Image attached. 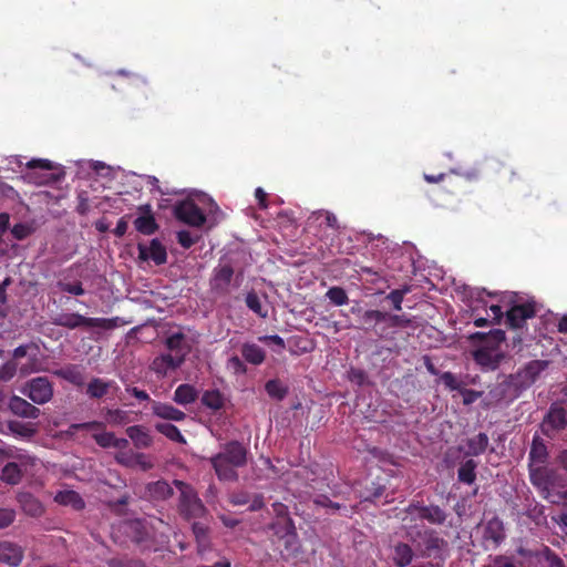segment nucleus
I'll return each mask as SVG.
<instances>
[{"mask_svg":"<svg viewBox=\"0 0 567 567\" xmlns=\"http://www.w3.org/2000/svg\"><path fill=\"white\" fill-rule=\"evenodd\" d=\"M125 533L130 536L131 540L137 545L143 544L147 537L148 532L140 520H131L124 525Z\"/></svg>","mask_w":567,"mask_h":567,"instance_id":"72a5a7b5","label":"nucleus"},{"mask_svg":"<svg viewBox=\"0 0 567 567\" xmlns=\"http://www.w3.org/2000/svg\"><path fill=\"white\" fill-rule=\"evenodd\" d=\"M248 449L239 441H230L221 446L220 452L213 455L209 462L221 482H237V468L247 465Z\"/></svg>","mask_w":567,"mask_h":567,"instance_id":"f257e3e1","label":"nucleus"},{"mask_svg":"<svg viewBox=\"0 0 567 567\" xmlns=\"http://www.w3.org/2000/svg\"><path fill=\"white\" fill-rule=\"evenodd\" d=\"M18 364L14 360H9L0 367V381H9L17 373Z\"/></svg>","mask_w":567,"mask_h":567,"instance_id":"5fc2aeb1","label":"nucleus"},{"mask_svg":"<svg viewBox=\"0 0 567 567\" xmlns=\"http://www.w3.org/2000/svg\"><path fill=\"white\" fill-rule=\"evenodd\" d=\"M525 390L526 389L523 388V384L517 378V375L511 374L508 377H505L503 381L495 384L489 390L488 395L491 396L494 403H511L515 399H517Z\"/></svg>","mask_w":567,"mask_h":567,"instance_id":"6e6552de","label":"nucleus"},{"mask_svg":"<svg viewBox=\"0 0 567 567\" xmlns=\"http://www.w3.org/2000/svg\"><path fill=\"white\" fill-rule=\"evenodd\" d=\"M536 316V306L534 301H527L512 306L506 311V326L511 329H522L526 320Z\"/></svg>","mask_w":567,"mask_h":567,"instance_id":"f8f14e48","label":"nucleus"},{"mask_svg":"<svg viewBox=\"0 0 567 567\" xmlns=\"http://www.w3.org/2000/svg\"><path fill=\"white\" fill-rule=\"evenodd\" d=\"M52 323L71 330L81 327L93 328V317H85L78 312H63L54 317Z\"/></svg>","mask_w":567,"mask_h":567,"instance_id":"4468645a","label":"nucleus"},{"mask_svg":"<svg viewBox=\"0 0 567 567\" xmlns=\"http://www.w3.org/2000/svg\"><path fill=\"white\" fill-rule=\"evenodd\" d=\"M244 278V270L240 269L235 274L231 264L224 262L217 265L212 272L209 287L212 292L217 296H226L230 291V285L235 280V287H239Z\"/></svg>","mask_w":567,"mask_h":567,"instance_id":"423d86ee","label":"nucleus"},{"mask_svg":"<svg viewBox=\"0 0 567 567\" xmlns=\"http://www.w3.org/2000/svg\"><path fill=\"white\" fill-rule=\"evenodd\" d=\"M23 476L21 467L16 462L7 463L0 475V480L10 485H17L21 482Z\"/></svg>","mask_w":567,"mask_h":567,"instance_id":"e433bc0d","label":"nucleus"},{"mask_svg":"<svg viewBox=\"0 0 567 567\" xmlns=\"http://www.w3.org/2000/svg\"><path fill=\"white\" fill-rule=\"evenodd\" d=\"M326 297L329 299L331 303L334 306H344L349 302V297L347 291L342 287L333 286L328 289L326 292Z\"/></svg>","mask_w":567,"mask_h":567,"instance_id":"de8ad7c7","label":"nucleus"},{"mask_svg":"<svg viewBox=\"0 0 567 567\" xmlns=\"http://www.w3.org/2000/svg\"><path fill=\"white\" fill-rule=\"evenodd\" d=\"M423 178L430 184H437L426 192L430 202L437 207H446L457 200L463 189V181L450 174H423Z\"/></svg>","mask_w":567,"mask_h":567,"instance_id":"20e7f679","label":"nucleus"},{"mask_svg":"<svg viewBox=\"0 0 567 567\" xmlns=\"http://www.w3.org/2000/svg\"><path fill=\"white\" fill-rule=\"evenodd\" d=\"M543 425L554 431L564 430L567 426V410L560 405L551 404L544 417Z\"/></svg>","mask_w":567,"mask_h":567,"instance_id":"aec40b11","label":"nucleus"},{"mask_svg":"<svg viewBox=\"0 0 567 567\" xmlns=\"http://www.w3.org/2000/svg\"><path fill=\"white\" fill-rule=\"evenodd\" d=\"M197 389L189 383L179 384L174 391L173 401L179 405H188L197 401Z\"/></svg>","mask_w":567,"mask_h":567,"instance_id":"bb28decb","label":"nucleus"},{"mask_svg":"<svg viewBox=\"0 0 567 567\" xmlns=\"http://www.w3.org/2000/svg\"><path fill=\"white\" fill-rule=\"evenodd\" d=\"M177 243L185 249H189L194 246L199 237H194L188 230H179L176 234Z\"/></svg>","mask_w":567,"mask_h":567,"instance_id":"864d4df0","label":"nucleus"},{"mask_svg":"<svg viewBox=\"0 0 567 567\" xmlns=\"http://www.w3.org/2000/svg\"><path fill=\"white\" fill-rule=\"evenodd\" d=\"M104 417L111 425H123L128 423V412L121 409H106Z\"/></svg>","mask_w":567,"mask_h":567,"instance_id":"49530a36","label":"nucleus"},{"mask_svg":"<svg viewBox=\"0 0 567 567\" xmlns=\"http://www.w3.org/2000/svg\"><path fill=\"white\" fill-rule=\"evenodd\" d=\"M125 432L136 449H147L153 443V439L148 430L142 425L128 426Z\"/></svg>","mask_w":567,"mask_h":567,"instance_id":"a878e982","label":"nucleus"},{"mask_svg":"<svg viewBox=\"0 0 567 567\" xmlns=\"http://www.w3.org/2000/svg\"><path fill=\"white\" fill-rule=\"evenodd\" d=\"M165 347L171 352H174L173 355H183L184 361L192 349L190 344L187 343L186 334L182 331L173 332L167 336L165 339Z\"/></svg>","mask_w":567,"mask_h":567,"instance_id":"4be33fe9","label":"nucleus"},{"mask_svg":"<svg viewBox=\"0 0 567 567\" xmlns=\"http://www.w3.org/2000/svg\"><path fill=\"white\" fill-rule=\"evenodd\" d=\"M245 302L248 309L259 318L266 319L268 317V310L262 306L261 300L255 290L247 292Z\"/></svg>","mask_w":567,"mask_h":567,"instance_id":"c03bdc74","label":"nucleus"},{"mask_svg":"<svg viewBox=\"0 0 567 567\" xmlns=\"http://www.w3.org/2000/svg\"><path fill=\"white\" fill-rule=\"evenodd\" d=\"M546 367V361L533 360L528 362L523 370L518 371L516 375L522 382L523 388L528 389L534 384Z\"/></svg>","mask_w":567,"mask_h":567,"instance_id":"f3484780","label":"nucleus"},{"mask_svg":"<svg viewBox=\"0 0 567 567\" xmlns=\"http://www.w3.org/2000/svg\"><path fill=\"white\" fill-rule=\"evenodd\" d=\"M152 412L155 416L167 421L182 422L186 419L185 412L169 403L159 401H152Z\"/></svg>","mask_w":567,"mask_h":567,"instance_id":"412c9836","label":"nucleus"},{"mask_svg":"<svg viewBox=\"0 0 567 567\" xmlns=\"http://www.w3.org/2000/svg\"><path fill=\"white\" fill-rule=\"evenodd\" d=\"M147 491L154 499H167L173 496V487L166 481H156L147 485Z\"/></svg>","mask_w":567,"mask_h":567,"instance_id":"58836bf2","label":"nucleus"},{"mask_svg":"<svg viewBox=\"0 0 567 567\" xmlns=\"http://www.w3.org/2000/svg\"><path fill=\"white\" fill-rule=\"evenodd\" d=\"M493 567H517L515 558L507 555H496L492 559Z\"/></svg>","mask_w":567,"mask_h":567,"instance_id":"052dcab7","label":"nucleus"},{"mask_svg":"<svg viewBox=\"0 0 567 567\" xmlns=\"http://www.w3.org/2000/svg\"><path fill=\"white\" fill-rule=\"evenodd\" d=\"M415 556L414 549L408 543L398 542L392 546L391 559L395 567H408Z\"/></svg>","mask_w":567,"mask_h":567,"instance_id":"a211bd4d","label":"nucleus"},{"mask_svg":"<svg viewBox=\"0 0 567 567\" xmlns=\"http://www.w3.org/2000/svg\"><path fill=\"white\" fill-rule=\"evenodd\" d=\"M484 539L491 540L495 546H498L505 539V528L503 520L494 516L488 519L484 527Z\"/></svg>","mask_w":567,"mask_h":567,"instance_id":"393cba45","label":"nucleus"},{"mask_svg":"<svg viewBox=\"0 0 567 567\" xmlns=\"http://www.w3.org/2000/svg\"><path fill=\"white\" fill-rule=\"evenodd\" d=\"M155 430L173 442H176L179 444L186 443V439L181 433L178 427L172 423H156Z\"/></svg>","mask_w":567,"mask_h":567,"instance_id":"a19ab883","label":"nucleus"},{"mask_svg":"<svg viewBox=\"0 0 567 567\" xmlns=\"http://www.w3.org/2000/svg\"><path fill=\"white\" fill-rule=\"evenodd\" d=\"M529 466V478L532 484L537 487L543 494L544 497L550 501L551 503H558L554 498V495L550 493V488L554 486L556 481V472L553 468L544 465H533Z\"/></svg>","mask_w":567,"mask_h":567,"instance_id":"1a4fd4ad","label":"nucleus"},{"mask_svg":"<svg viewBox=\"0 0 567 567\" xmlns=\"http://www.w3.org/2000/svg\"><path fill=\"white\" fill-rule=\"evenodd\" d=\"M529 464L544 465L548 460V451L544 441L539 436H534L528 454Z\"/></svg>","mask_w":567,"mask_h":567,"instance_id":"c85d7f7f","label":"nucleus"},{"mask_svg":"<svg viewBox=\"0 0 567 567\" xmlns=\"http://www.w3.org/2000/svg\"><path fill=\"white\" fill-rule=\"evenodd\" d=\"M54 501L56 503H59L60 505L71 506L76 511H81L85 507L84 499L81 497V495L78 492H75L73 489H66V491L59 492L55 495Z\"/></svg>","mask_w":567,"mask_h":567,"instance_id":"c756f323","label":"nucleus"},{"mask_svg":"<svg viewBox=\"0 0 567 567\" xmlns=\"http://www.w3.org/2000/svg\"><path fill=\"white\" fill-rule=\"evenodd\" d=\"M184 363L183 355H173L172 353H163L156 357L151 363V370L158 377H165L168 371L176 370Z\"/></svg>","mask_w":567,"mask_h":567,"instance_id":"2eb2a0df","label":"nucleus"},{"mask_svg":"<svg viewBox=\"0 0 567 567\" xmlns=\"http://www.w3.org/2000/svg\"><path fill=\"white\" fill-rule=\"evenodd\" d=\"M472 342H480V347L473 351L474 361L484 371L496 370L504 359V353L499 346L505 341V332L501 329H494L489 332H474L468 338Z\"/></svg>","mask_w":567,"mask_h":567,"instance_id":"f03ea898","label":"nucleus"},{"mask_svg":"<svg viewBox=\"0 0 567 567\" xmlns=\"http://www.w3.org/2000/svg\"><path fill=\"white\" fill-rule=\"evenodd\" d=\"M447 518V513L439 505H425L421 508L420 519L426 520L433 525H443Z\"/></svg>","mask_w":567,"mask_h":567,"instance_id":"7c9ffc66","label":"nucleus"},{"mask_svg":"<svg viewBox=\"0 0 567 567\" xmlns=\"http://www.w3.org/2000/svg\"><path fill=\"white\" fill-rule=\"evenodd\" d=\"M265 390L267 394L277 401H281L288 394V386L285 385L279 379H271L266 382Z\"/></svg>","mask_w":567,"mask_h":567,"instance_id":"37998d69","label":"nucleus"},{"mask_svg":"<svg viewBox=\"0 0 567 567\" xmlns=\"http://www.w3.org/2000/svg\"><path fill=\"white\" fill-rule=\"evenodd\" d=\"M173 484L179 491L177 511L185 520L202 518L207 514V508L192 485L179 480H174Z\"/></svg>","mask_w":567,"mask_h":567,"instance_id":"39448f33","label":"nucleus"},{"mask_svg":"<svg viewBox=\"0 0 567 567\" xmlns=\"http://www.w3.org/2000/svg\"><path fill=\"white\" fill-rule=\"evenodd\" d=\"M227 369L237 375H241L247 372V368L244 361L237 355H233L228 359Z\"/></svg>","mask_w":567,"mask_h":567,"instance_id":"4d7b16f0","label":"nucleus"},{"mask_svg":"<svg viewBox=\"0 0 567 567\" xmlns=\"http://www.w3.org/2000/svg\"><path fill=\"white\" fill-rule=\"evenodd\" d=\"M9 409L13 414L21 417L37 419L40 415V410L37 406L17 395L10 399Z\"/></svg>","mask_w":567,"mask_h":567,"instance_id":"b1692460","label":"nucleus"},{"mask_svg":"<svg viewBox=\"0 0 567 567\" xmlns=\"http://www.w3.org/2000/svg\"><path fill=\"white\" fill-rule=\"evenodd\" d=\"M58 288L63 292H68V293L74 295V296H83L85 293V290H84L81 281H75V282L58 281Z\"/></svg>","mask_w":567,"mask_h":567,"instance_id":"603ef678","label":"nucleus"},{"mask_svg":"<svg viewBox=\"0 0 567 567\" xmlns=\"http://www.w3.org/2000/svg\"><path fill=\"white\" fill-rule=\"evenodd\" d=\"M93 439L101 447H113L115 444V435L112 432L94 434Z\"/></svg>","mask_w":567,"mask_h":567,"instance_id":"13d9d810","label":"nucleus"},{"mask_svg":"<svg viewBox=\"0 0 567 567\" xmlns=\"http://www.w3.org/2000/svg\"><path fill=\"white\" fill-rule=\"evenodd\" d=\"M107 567H148L142 559L113 557L106 560Z\"/></svg>","mask_w":567,"mask_h":567,"instance_id":"8fccbe9b","label":"nucleus"},{"mask_svg":"<svg viewBox=\"0 0 567 567\" xmlns=\"http://www.w3.org/2000/svg\"><path fill=\"white\" fill-rule=\"evenodd\" d=\"M271 529L279 537H296V527L291 517H285V519H277L271 524Z\"/></svg>","mask_w":567,"mask_h":567,"instance_id":"ea45409f","label":"nucleus"},{"mask_svg":"<svg viewBox=\"0 0 567 567\" xmlns=\"http://www.w3.org/2000/svg\"><path fill=\"white\" fill-rule=\"evenodd\" d=\"M54 374L78 388L83 386L85 383L83 371L75 364L65 365L56 370Z\"/></svg>","mask_w":567,"mask_h":567,"instance_id":"cd10ccee","label":"nucleus"},{"mask_svg":"<svg viewBox=\"0 0 567 567\" xmlns=\"http://www.w3.org/2000/svg\"><path fill=\"white\" fill-rule=\"evenodd\" d=\"M23 559V549L16 543L9 540L0 542V563L19 566Z\"/></svg>","mask_w":567,"mask_h":567,"instance_id":"6ab92c4d","label":"nucleus"},{"mask_svg":"<svg viewBox=\"0 0 567 567\" xmlns=\"http://www.w3.org/2000/svg\"><path fill=\"white\" fill-rule=\"evenodd\" d=\"M137 250L138 258L143 261L151 259L157 266L167 261L166 248L157 238L152 239L148 247L144 244H138Z\"/></svg>","mask_w":567,"mask_h":567,"instance_id":"ddd939ff","label":"nucleus"},{"mask_svg":"<svg viewBox=\"0 0 567 567\" xmlns=\"http://www.w3.org/2000/svg\"><path fill=\"white\" fill-rule=\"evenodd\" d=\"M134 226L136 230L143 235H153L158 229V225L151 214L138 216L134 220Z\"/></svg>","mask_w":567,"mask_h":567,"instance_id":"79ce46f5","label":"nucleus"},{"mask_svg":"<svg viewBox=\"0 0 567 567\" xmlns=\"http://www.w3.org/2000/svg\"><path fill=\"white\" fill-rule=\"evenodd\" d=\"M315 504L322 507L331 508L332 511L340 509L341 505L338 503L332 502L328 496L326 495H319L315 498Z\"/></svg>","mask_w":567,"mask_h":567,"instance_id":"338daca9","label":"nucleus"},{"mask_svg":"<svg viewBox=\"0 0 567 567\" xmlns=\"http://www.w3.org/2000/svg\"><path fill=\"white\" fill-rule=\"evenodd\" d=\"M174 216L179 221L192 226L202 227L206 223V216L195 202L185 199L174 206Z\"/></svg>","mask_w":567,"mask_h":567,"instance_id":"9b49d317","label":"nucleus"},{"mask_svg":"<svg viewBox=\"0 0 567 567\" xmlns=\"http://www.w3.org/2000/svg\"><path fill=\"white\" fill-rule=\"evenodd\" d=\"M411 291V287L405 285L402 288L394 289L385 296V300L390 301L392 308L396 311L402 310L404 297Z\"/></svg>","mask_w":567,"mask_h":567,"instance_id":"a18cd8bd","label":"nucleus"},{"mask_svg":"<svg viewBox=\"0 0 567 567\" xmlns=\"http://www.w3.org/2000/svg\"><path fill=\"white\" fill-rule=\"evenodd\" d=\"M28 168H40V169H44V171H51L54 168V165L51 161L49 159H42V158H39V159H31L30 162H28L27 164Z\"/></svg>","mask_w":567,"mask_h":567,"instance_id":"0e129e2a","label":"nucleus"},{"mask_svg":"<svg viewBox=\"0 0 567 567\" xmlns=\"http://www.w3.org/2000/svg\"><path fill=\"white\" fill-rule=\"evenodd\" d=\"M313 216H316L317 218L323 217L324 224L327 225V227H329L333 230H338L340 228L338 218L331 212H317V213H313Z\"/></svg>","mask_w":567,"mask_h":567,"instance_id":"bf43d9fd","label":"nucleus"},{"mask_svg":"<svg viewBox=\"0 0 567 567\" xmlns=\"http://www.w3.org/2000/svg\"><path fill=\"white\" fill-rule=\"evenodd\" d=\"M368 375L361 369H352L349 372V380L358 385H363L367 382Z\"/></svg>","mask_w":567,"mask_h":567,"instance_id":"69168bd1","label":"nucleus"},{"mask_svg":"<svg viewBox=\"0 0 567 567\" xmlns=\"http://www.w3.org/2000/svg\"><path fill=\"white\" fill-rule=\"evenodd\" d=\"M122 319L120 317L114 318H93V328H102L105 330H112L120 327Z\"/></svg>","mask_w":567,"mask_h":567,"instance_id":"3c124183","label":"nucleus"},{"mask_svg":"<svg viewBox=\"0 0 567 567\" xmlns=\"http://www.w3.org/2000/svg\"><path fill=\"white\" fill-rule=\"evenodd\" d=\"M441 381L451 391H461L462 389L461 383L457 381L456 377L452 372H444L441 375Z\"/></svg>","mask_w":567,"mask_h":567,"instance_id":"680f3d73","label":"nucleus"},{"mask_svg":"<svg viewBox=\"0 0 567 567\" xmlns=\"http://www.w3.org/2000/svg\"><path fill=\"white\" fill-rule=\"evenodd\" d=\"M8 429L11 433L21 437H31L35 433V430L31 424L22 423L20 421H10L8 423Z\"/></svg>","mask_w":567,"mask_h":567,"instance_id":"09e8293b","label":"nucleus"},{"mask_svg":"<svg viewBox=\"0 0 567 567\" xmlns=\"http://www.w3.org/2000/svg\"><path fill=\"white\" fill-rule=\"evenodd\" d=\"M416 536L421 542L416 545L419 556L422 558L443 559L447 548V542L440 537L439 533L432 528H425L417 532Z\"/></svg>","mask_w":567,"mask_h":567,"instance_id":"0eeeda50","label":"nucleus"},{"mask_svg":"<svg viewBox=\"0 0 567 567\" xmlns=\"http://www.w3.org/2000/svg\"><path fill=\"white\" fill-rule=\"evenodd\" d=\"M104 424L99 421H90L84 423H75L71 425V429L75 431L80 430H100L103 429Z\"/></svg>","mask_w":567,"mask_h":567,"instance_id":"774afa93","label":"nucleus"},{"mask_svg":"<svg viewBox=\"0 0 567 567\" xmlns=\"http://www.w3.org/2000/svg\"><path fill=\"white\" fill-rule=\"evenodd\" d=\"M118 389L115 381L95 377L86 384L85 394L92 400H100L107 395L111 390L117 391Z\"/></svg>","mask_w":567,"mask_h":567,"instance_id":"dca6fc26","label":"nucleus"},{"mask_svg":"<svg viewBox=\"0 0 567 567\" xmlns=\"http://www.w3.org/2000/svg\"><path fill=\"white\" fill-rule=\"evenodd\" d=\"M477 463L473 460H466L457 470V478L461 483L472 485L476 481Z\"/></svg>","mask_w":567,"mask_h":567,"instance_id":"4c0bfd02","label":"nucleus"},{"mask_svg":"<svg viewBox=\"0 0 567 567\" xmlns=\"http://www.w3.org/2000/svg\"><path fill=\"white\" fill-rule=\"evenodd\" d=\"M488 436L486 433H478L477 435L470 437L466 442L467 455L478 456L483 454L488 447Z\"/></svg>","mask_w":567,"mask_h":567,"instance_id":"c9c22d12","label":"nucleus"},{"mask_svg":"<svg viewBox=\"0 0 567 567\" xmlns=\"http://www.w3.org/2000/svg\"><path fill=\"white\" fill-rule=\"evenodd\" d=\"M362 327L381 340H392L398 328L411 326V319L405 315H394L388 311L369 309L361 315Z\"/></svg>","mask_w":567,"mask_h":567,"instance_id":"7ed1b4c3","label":"nucleus"},{"mask_svg":"<svg viewBox=\"0 0 567 567\" xmlns=\"http://www.w3.org/2000/svg\"><path fill=\"white\" fill-rule=\"evenodd\" d=\"M192 532L197 543L198 553L202 555L209 548V528L200 522H195L192 525Z\"/></svg>","mask_w":567,"mask_h":567,"instance_id":"473e14b6","label":"nucleus"},{"mask_svg":"<svg viewBox=\"0 0 567 567\" xmlns=\"http://www.w3.org/2000/svg\"><path fill=\"white\" fill-rule=\"evenodd\" d=\"M241 355L247 362L254 365L261 364L266 359L265 350L259 346L249 342L243 344Z\"/></svg>","mask_w":567,"mask_h":567,"instance_id":"2f4dec72","label":"nucleus"},{"mask_svg":"<svg viewBox=\"0 0 567 567\" xmlns=\"http://www.w3.org/2000/svg\"><path fill=\"white\" fill-rule=\"evenodd\" d=\"M17 513L10 507H0V529L9 527L16 520Z\"/></svg>","mask_w":567,"mask_h":567,"instance_id":"6e6d98bb","label":"nucleus"},{"mask_svg":"<svg viewBox=\"0 0 567 567\" xmlns=\"http://www.w3.org/2000/svg\"><path fill=\"white\" fill-rule=\"evenodd\" d=\"M200 401L206 409L212 411L221 410L225 405V398L218 389L206 390Z\"/></svg>","mask_w":567,"mask_h":567,"instance_id":"f704fd0d","label":"nucleus"},{"mask_svg":"<svg viewBox=\"0 0 567 567\" xmlns=\"http://www.w3.org/2000/svg\"><path fill=\"white\" fill-rule=\"evenodd\" d=\"M17 501L21 509L31 517H40L44 513L42 503L29 492L19 493Z\"/></svg>","mask_w":567,"mask_h":567,"instance_id":"5701e85b","label":"nucleus"},{"mask_svg":"<svg viewBox=\"0 0 567 567\" xmlns=\"http://www.w3.org/2000/svg\"><path fill=\"white\" fill-rule=\"evenodd\" d=\"M22 393L35 404H45L53 398V384L47 377H37L27 382Z\"/></svg>","mask_w":567,"mask_h":567,"instance_id":"9d476101","label":"nucleus"},{"mask_svg":"<svg viewBox=\"0 0 567 567\" xmlns=\"http://www.w3.org/2000/svg\"><path fill=\"white\" fill-rule=\"evenodd\" d=\"M460 393L463 396L464 405H470L482 396V392L465 388H462Z\"/></svg>","mask_w":567,"mask_h":567,"instance_id":"e2e57ef3","label":"nucleus"}]
</instances>
